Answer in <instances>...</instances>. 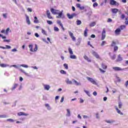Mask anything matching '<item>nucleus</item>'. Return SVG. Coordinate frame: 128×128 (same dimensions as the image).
Segmentation results:
<instances>
[{
  "instance_id": "29",
  "label": "nucleus",
  "mask_w": 128,
  "mask_h": 128,
  "mask_svg": "<svg viewBox=\"0 0 128 128\" xmlns=\"http://www.w3.org/2000/svg\"><path fill=\"white\" fill-rule=\"evenodd\" d=\"M8 118V116L6 114L0 115V118Z\"/></svg>"
},
{
  "instance_id": "47",
  "label": "nucleus",
  "mask_w": 128,
  "mask_h": 128,
  "mask_svg": "<svg viewBox=\"0 0 128 128\" xmlns=\"http://www.w3.org/2000/svg\"><path fill=\"white\" fill-rule=\"evenodd\" d=\"M88 46H90L91 48H94L93 47L92 45V44H90V41H88Z\"/></svg>"
},
{
  "instance_id": "14",
  "label": "nucleus",
  "mask_w": 128,
  "mask_h": 128,
  "mask_svg": "<svg viewBox=\"0 0 128 128\" xmlns=\"http://www.w3.org/2000/svg\"><path fill=\"white\" fill-rule=\"evenodd\" d=\"M84 60H87V62H92V60H90V59L88 56H86V55H84Z\"/></svg>"
},
{
  "instance_id": "51",
  "label": "nucleus",
  "mask_w": 128,
  "mask_h": 128,
  "mask_svg": "<svg viewBox=\"0 0 128 128\" xmlns=\"http://www.w3.org/2000/svg\"><path fill=\"white\" fill-rule=\"evenodd\" d=\"M116 54H114L112 56H111V59L114 60H116Z\"/></svg>"
},
{
  "instance_id": "61",
  "label": "nucleus",
  "mask_w": 128,
  "mask_h": 128,
  "mask_svg": "<svg viewBox=\"0 0 128 128\" xmlns=\"http://www.w3.org/2000/svg\"><path fill=\"white\" fill-rule=\"evenodd\" d=\"M90 38H96V35L92 34L91 35Z\"/></svg>"
},
{
  "instance_id": "32",
  "label": "nucleus",
  "mask_w": 128,
  "mask_h": 128,
  "mask_svg": "<svg viewBox=\"0 0 128 128\" xmlns=\"http://www.w3.org/2000/svg\"><path fill=\"white\" fill-rule=\"evenodd\" d=\"M64 66L66 70H68V65L67 64H64Z\"/></svg>"
},
{
  "instance_id": "25",
  "label": "nucleus",
  "mask_w": 128,
  "mask_h": 128,
  "mask_svg": "<svg viewBox=\"0 0 128 128\" xmlns=\"http://www.w3.org/2000/svg\"><path fill=\"white\" fill-rule=\"evenodd\" d=\"M18 84H15L14 85V86L12 88V90H16V88H18Z\"/></svg>"
},
{
  "instance_id": "46",
  "label": "nucleus",
  "mask_w": 128,
  "mask_h": 128,
  "mask_svg": "<svg viewBox=\"0 0 128 128\" xmlns=\"http://www.w3.org/2000/svg\"><path fill=\"white\" fill-rule=\"evenodd\" d=\"M6 120L7 122H14V120L12 118L8 119Z\"/></svg>"
},
{
  "instance_id": "24",
  "label": "nucleus",
  "mask_w": 128,
  "mask_h": 128,
  "mask_svg": "<svg viewBox=\"0 0 128 128\" xmlns=\"http://www.w3.org/2000/svg\"><path fill=\"white\" fill-rule=\"evenodd\" d=\"M34 24H38L39 21H38V17L34 16Z\"/></svg>"
},
{
  "instance_id": "30",
  "label": "nucleus",
  "mask_w": 128,
  "mask_h": 128,
  "mask_svg": "<svg viewBox=\"0 0 128 128\" xmlns=\"http://www.w3.org/2000/svg\"><path fill=\"white\" fill-rule=\"evenodd\" d=\"M105 44H106V40H103L101 44H100V46H104Z\"/></svg>"
},
{
  "instance_id": "17",
  "label": "nucleus",
  "mask_w": 128,
  "mask_h": 128,
  "mask_svg": "<svg viewBox=\"0 0 128 128\" xmlns=\"http://www.w3.org/2000/svg\"><path fill=\"white\" fill-rule=\"evenodd\" d=\"M101 66L103 70H106L108 68V66L106 65L104 63H102Z\"/></svg>"
},
{
  "instance_id": "7",
  "label": "nucleus",
  "mask_w": 128,
  "mask_h": 128,
  "mask_svg": "<svg viewBox=\"0 0 128 128\" xmlns=\"http://www.w3.org/2000/svg\"><path fill=\"white\" fill-rule=\"evenodd\" d=\"M57 24H58L60 26H61L63 32H64V30H65L64 27V25L62 24V22L60 21V20H58Z\"/></svg>"
},
{
  "instance_id": "13",
  "label": "nucleus",
  "mask_w": 128,
  "mask_h": 128,
  "mask_svg": "<svg viewBox=\"0 0 128 128\" xmlns=\"http://www.w3.org/2000/svg\"><path fill=\"white\" fill-rule=\"evenodd\" d=\"M120 32H122L120 28H118L115 30V34H116L118 35L120 34Z\"/></svg>"
},
{
  "instance_id": "23",
  "label": "nucleus",
  "mask_w": 128,
  "mask_h": 128,
  "mask_svg": "<svg viewBox=\"0 0 128 128\" xmlns=\"http://www.w3.org/2000/svg\"><path fill=\"white\" fill-rule=\"evenodd\" d=\"M44 90H48L50 88V87L48 85H44Z\"/></svg>"
},
{
  "instance_id": "15",
  "label": "nucleus",
  "mask_w": 128,
  "mask_h": 128,
  "mask_svg": "<svg viewBox=\"0 0 128 128\" xmlns=\"http://www.w3.org/2000/svg\"><path fill=\"white\" fill-rule=\"evenodd\" d=\"M18 116H28V114L24 112H20L18 113Z\"/></svg>"
},
{
  "instance_id": "53",
  "label": "nucleus",
  "mask_w": 128,
  "mask_h": 128,
  "mask_svg": "<svg viewBox=\"0 0 128 128\" xmlns=\"http://www.w3.org/2000/svg\"><path fill=\"white\" fill-rule=\"evenodd\" d=\"M4 42H10V40H3Z\"/></svg>"
},
{
  "instance_id": "28",
  "label": "nucleus",
  "mask_w": 128,
  "mask_h": 128,
  "mask_svg": "<svg viewBox=\"0 0 128 128\" xmlns=\"http://www.w3.org/2000/svg\"><path fill=\"white\" fill-rule=\"evenodd\" d=\"M106 122H107V124H114V120H105Z\"/></svg>"
},
{
  "instance_id": "35",
  "label": "nucleus",
  "mask_w": 128,
  "mask_h": 128,
  "mask_svg": "<svg viewBox=\"0 0 128 128\" xmlns=\"http://www.w3.org/2000/svg\"><path fill=\"white\" fill-rule=\"evenodd\" d=\"M68 52L70 54H74V52H72V48H68Z\"/></svg>"
},
{
  "instance_id": "5",
  "label": "nucleus",
  "mask_w": 128,
  "mask_h": 128,
  "mask_svg": "<svg viewBox=\"0 0 128 128\" xmlns=\"http://www.w3.org/2000/svg\"><path fill=\"white\" fill-rule=\"evenodd\" d=\"M110 6H118V5L120 4L118 2H116L114 0H110Z\"/></svg>"
},
{
  "instance_id": "19",
  "label": "nucleus",
  "mask_w": 128,
  "mask_h": 128,
  "mask_svg": "<svg viewBox=\"0 0 128 128\" xmlns=\"http://www.w3.org/2000/svg\"><path fill=\"white\" fill-rule=\"evenodd\" d=\"M118 12V8H112V14H116Z\"/></svg>"
},
{
  "instance_id": "40",
  "label": "nucleus",
  "mask_w": 128,
  "mask_h": 128,
  "mask_svg": "<svg viewBox=\"0 0 128 128\" xmlns=\"http://www.w3.org/2000/svg\"><path fill=\"white\" fill-rule=\"evenodd\" d=\"M84 92L88 96H90V92L86 91V90H84Z\"/></svg>"
},
{
  "instance_id": "3",
  "label": "nucleus",
  "mask_w": 128,
  "mask_h": 128,
  "mask_svg": "<svg viewBox=\"0 0 128 128\" xmlns=\"http://www.w3.org/2000/svg\"><path fill=\"white\" fill-rule=\"evenodd\" d=\"M77 14L76 13H73L72 14H67V16L70 20H72V18H74V16H76Z\"/></svg>"
},
{
  "instance_id": "27",
  "label": "nucleus",
  "mask_w": 128,
  "mask_h": 128,
  "mask_svg": "<svg viewBox=\"0 0 128 128\" xmlns=\"http://www.w3.org/2000/svg\"><path fill=\"white\" fill-rule=\"evenodd\" d=\"M0 66H1V68H6V66H8V65L6 64H0Z\"/></svg>"
},
{
  "instance_id": "1",
  "label": "nucleus",
  "mask_w": 128,
  "mask_h": 128,
  "mask_svg": "<svg viewBox=\"0 0 128 128\" xmlns=\"http://www.w3.org/2000/svg\"><path fill=\"white\" fill-rule=\"evenodd\" d=\"M50 12L52 14H58L56 16V18H60L62 16V12H60L58 10H54L53 8L50 9Z\"/></svg>"
},
{
  "instance_id": "54",
  "label": "nucleus",
  "mask_w": 128,
  "mask_h": 128,
  "mask_svg": "<svg viewBox=\"0 0 128 128\" xmlns=\"http://www.w3.org/2000/svg\"><path fill=\"white\" fill-rule=\"evenodd\" d=\"M27 10L28 12H32V8H27Z\"/></svg>"
},
{
  "instance_id": "34",
  "label": "nucleus",
  "mask_w": 128,
  "mask_h": 128,
  "mask_svg": "<svg viewBox=\"0 0 128 128\" xmlns=\"http://www.w3.org/2000/svg\"><path fill=\"white\" fill-rule=\"evenodd\" d=\"M76 22L77 26H80V24H82V21L80 20H77Z\"/></svg>"
},
{
  "instance_id": "45",
  "label": "nucleus",
  "mask_w": 128,
  "mask_h": 128,
  "mask_svg": "<svg viewBox=\"0 0 128 128\" xmlns=\"http://www.w3.org/2000/svg\"><path fill=\"white\" fill-rule=\"evenodd\" d=\"M96 26V22H92L90 24V26Z\"/></svg>"
},
{
  "instance_id": "8",
  "label": "nucleus",
  "mask_w": 128,
  "mask_h": 128,
  "mask_svg": "<svg viewBox=\"0 0 128 128\" xmlns=\"http://www.w3.org/2000/svg\"><path fill=\"white\" fill-rule=\"evenodd\" d=\"M112 69L115 72H118L120 70H124V68H122L120 67H113Z\"/></svg>"
},
{
  "instance_id": "4",
  "label": "nucleus",
  "mask_w": 128,
  "mask_h": 128,
  "mask_svg": "<svg viewBox=\"0 0 128 128\" xmlns=\"http://www.w3.org/2000/svg\"><path fill=\"white\" fill-rule=\"evenodd\" d=\"M86 79L88 80L92 84H96V80H94L92 78L86 77Z\"/></svg>"
},
{
  "instance_id": "57",
  "label": "nucleus",
  "mask_w": 128,
  "mask_h": 128,
  "mask_svg": "<svg viewBox=\"0 0 128 128\" xmlns=\"http://www.w3.org/2000/svg\"><path fill=\"white\" fill-rule=\"evenodd\" d=\"M124 18H126L124 14H122L121 16V18H122V20H124Z\"/></svg>"
},
{
  "instance_id": "58",
  "label": "nucleus",
  "mask_w": 128,
  "mask_h": 128,
  "mask_svg": "<svg viewBox=\"0 0 128 128\" xmlns=\"http://www.w3.org/2000/svg\"><path fill=\"white\" fill-rule=\"evenodd\" d=\"M7 14H3V16H4V18H7V16H7Z\"/></svg>"
},
{
  "instance_id": "22",
  "label": "nucleus",
  "mask_w": 128,
  "mask_h": 128,
  "mask_svg": "<svg viewBox=\"0 0 128 128\" xmlns=\"http://www.w3.org/2000/svg\"><path fill=\"white\" fill-rule=\"evenodd\" d=\"M88 28H86L84 31V36H88Z\"/></svg>"
},
{
  "instance_id": "36",
  "label": "nucleus",
  "mask_w": 128,
  "mask_h": 128,
  "mask_svg": "<svg viewBox=\"0 0 128 128\" xmlns=\"http://www.w3.org/2000/svg\"><path fill=\"white\" fill-rule=\"evenodd\" d=\"M116 44V42L114 41H112V43L110 44L111 46H114Z\"/></svg>"
},
{
  "instance_id": "48",
  "label": "nucleus",
  "mask_w": 128,
  "mask_h": 128,
  "mask_svg": "<svg viewBox=\"0 0 128 128\" xmlns=\"http://www.w3.org/2000/svg\"><path fill=\"white\" fill-rule=\"evenodd\" d=\"M98 6V4L97 2H94L93 4V8H96V6Z\"/></svg>"
},
{
  "instance_id": "12",
  "label": "nucleus",
  "mask_w": 128,
  "mask_h": 128,
  "mask_svg": "<svg viewBox=\"0 0 128 128\" xmlns=\"http://www.w3.org/2000/svg\"><path fill=\"white\" fill-rule=\"evenodd\" d=\"M26 22L28 24H30V17L28 15H26Z\"/></svg>"
},
{
  "instance_id": "39",
  "label": "nucleus",
  "mask_w": 128,
  "mask_h": 128,
  "mask_svg": "<svg viewBox=\"0 0 128 128\" xmlns=\"http://www.w3.org/2000/svg\"><path fill=\"white\" fill-rule=\"evenodd\" d=\"M60 74H66V72L64 70H61L60 71Z\"/></svg>"
},
{
  "instance_id": "6",
  "label": "nucleus",
  "mask_w": 128,
  "mask_h": 128,
  "mask_svg": "<svg viewBox=\"0 0 128 128\" xmlns=\"http://www.w3.org/2000/svg\"><path fill=\"white\" fill-rule=\"evenodd\" d=\"M106 38V29L104 28L102 34L101 40H104Z\"/></svg>"
},
{
  "instance_id": "37",
  "label": "nucleus",
  "mask_w": 128,
  "mask_h": 128,
  "mask_svg": "<svg viewBox=\"0 0 128 128\" xmlns=\"http://www.w3.org/2000/svg\"><path fill=\"white\" fill-rule=\"evenodd\" d=\"M70 58L72 60H76V56L75 55H71L70 56Z\"/></svg>"
},
{
  "instance_id": "56",
  "label": "nucleus",
  "mask_w": 128,
  "mask_h": 128,
  "mask_svg": "<svg viewBox=\"0 0 128 128\" xmlns=\"http://www.w3.org/2000/svg\"><path fill=\"white\" fill-rule=\"evenodd\" d=\"M45 106L48 108V110H50V105L48 104H45Z\"/></svg>"
},
{
  "instance_id": "41",
  "label": "nucleus",
  "mask_w": 128,
  "mask_h": 128,
  "mask_svg": "<svg viewBox=\"0 0 128 128\" xmlns=\"http://www.w3.org/2000/svg\"><path fill=\"white\" fill-rule=\"evenodd\" d=\"M118 50V46H114V52H116Z\"/></svg>"
},
{
  "instance_id": "11",
  "label": "nucleus",
  "mask_w": 128,
  "mask_h": 128,
  "mask_svg": "<svg viewBox=\"0 0 128 128\" xmlns=\"http://www.w3.org/2000/svg\"><path fill=\"white\" fill-rule=\"evenodd\" d=\"M46 14L48 18H50V20H52V16H50V10H46Z\"/></svg>"
},
{
  "instance_id": "52",
  "label": "nucleus",
  "mask_w": 128,
  "mask_h": 128,
  "mask_svg": "<svg viewBox=\"0 0 128 128\" xmlns=\"http://www.w3.org/2000/svg\"><path fill=\"white\" fill-rule=\"evenodd\" d=\"M116 78L117 80V82H120V77H118V76H116Z\"/></svg>"
},
{
  "instance_id": "64",
  "label": "nucleus",
  "mask_w": 128,
  "mask_h": 128,
  "mask_svg": "<svg viewBox=\"0 0 128 128\" xmlns=\"http://www.w3.org/2000/svg\"><path fill=\"white\" fill-rule=\"evenodd\" d=\"M125 86H126L128 87V80H127L126 82Z\"/></svg>"
},
{
  "instance_id": "33",
  "label": "nucleus",
  "mask_w": 128,
  "mask_h": 128,
  "mask_svg": "<svg viewBox=\"0 0 128 128\" xmlns=\"http://www.w3.org/2000/svg\"><path fill=\"white\" fill-rule=\"evenodd\" d=\"M10 28H6V30L5 31V34L8 36V32H10Z\"/></svg>"
},
{
  "instance_id": "49",
  "label": "nucleus",
  "mask_w": 128,
  "mask_h": 128,
  "mask_svg": "<svg viewBox=\"0 0 128 128\" xmlns=\"http://www.w3.org/2000/svg\"><path fill=\"white\" fill-rule=\"evenodd\" d=\"M6 49L10 50V48H12V47L8 45H6Z\"/></svg>"
},
{
  "instance_id": "18",
  "label": "nucleus",
  "mask_w": 128,
  "mask_h": 128,
  "mask_svg": "<svg viewBox=\"0 0 128 128\" xmlns=\"http://www.w3.org/2000/svg\"><path fill=\"white\" fill-rule=\"evenodd\" d=\"M116 110L118 114H120L121 116H124V113H122V112H120V110H118V108H116Z\"/></svg>"
},
{
  "instance_id": "9",
  "label": "nucleus",
  "mask_w": 128,
  "mask_h": 128,
  "mask_svg": "<svg viewBox=\"0 0 128 128\" xmlns=\"http://www.w3.org/2000/svg\"><path fill=\"white\" fill-rule=\"evenodd\" d=\"M92 54L94 56H95V58H100V55H98V53L95 51H92Z\"/></svg>"
},
{
  "instance_id": "10",
  "label": "nucleus",
  "mask_w": 128,
  "mask_h": 128,
  "mask_svg": "<svg viewBox=\"0 0 128 128\" xmlns=\"http://www.w3.org/2000/svg\"><path fill=\"white\" fill-rule=\"evenodd\" d=\"M69 34L72 38V40L74 42V40H76V37H74V34L70 32H68Z\"/></svg>"
},
{
  "instance_id": "2",
  "label": "nucleus",
  "mask_w": 128,
  "mask_h": 128,
  "mask_svg": "<svg viewBox=\"0 0 128 128\" xmlns=\"http://www.w3.org/2000/svg\"><path fill=\"white\" fill-rule=\"evenodd\" d=\"M28 47H29L30 52H36V50H38V45H36V44H35V48L34 50L32 49V47H33L32 44H30L28 46Z\"/></svg>"
},
{
  "instance_id": "21",
  "label": "nucleus",
  "mask_w": 128,
  "mask_h": 128,
  "mask_svg": "<svg viewBox=\"0 0 128 128\" xmlns=\"http://www.w3.org/2000/svg\"><path fill=\"white\" fill-rule=\"evenodd\" d=\"M72 82H74V84L76 86H80V84H81L80 83L78 82V81L76 80H74V79H72Z\"/></svg>"
},
{
  "instance_id": "42",
  "label": "nucleus",
  "mask_w": 128,
  "mask_h": 128,
  "mask_svg": "<svg viewBox=\"0 0 128 128\" xmlns=\"http://www.w3.org/2000/svg\"><path fill=\"white\" fill-rule=\"evenodd\" d=\"M122 102H118V108H122Z\"/></svg>"
},
{
  "instance_id": "60",
  "label": "nucleus",
  "mask_w": 128,
  "mask_h": 128,
  "mask_svg": "<svg viewBox=\"0 0 128 128\" xmlns=\"http://www.w3.org/2000/svg\"><path fill=\"white\" fill-rule=\"evenodd\" d=\"M1 34H6V30H2L0 32Z\"/></svg>"
},
{
  "instance_id": "38",
  "label": "nucleus",
  "mask_w": 128,
  "mask_h": 128,
  "mask_svg": "<svg viewBox=\"0 0 128 128\" xmlns=\"http://www.w3.org/2000/svg\"><path fill=\"white\" fill-rule=\"evenodd\" d=\"M66 111H67V115L68 116H70V109H67Z\"/></svg>"
},
{
  "instance_id": "59",
  "label": "nucleus",
  "mask_w": 128,
  "mask_h": 128,
  "mask_svg": "<svg viewBox=\"0 0 128 128\" xmlns=\"http://www.w3.org/2000/svg\"><path fill=\"white\" fill-rule=\"evenodd\" d=\"M81 10H84V6H80V8H79Z\"/></svg>"
},
{
  "instance_id": "16",
  "label": "nucleus",
  "mask_w": 128,
  "mask_h": 128,
  "mask_svg": "<svg viewBox=\"0 0 128 128\" xmlns=\"http://www.w3.org/2000/svg\"><path fill=\"white\" fill-rule=\"evenodd\" d=\"M122 58L120 54H118L116 62H122Z\"/></svg>"
},
{
  "instance_id": "55",
  "label": "nucleus",
  "mask_w": 128,
  "mask_h": 128,
  "mask_svg": "<svg viewBox=\"0 0 128 128\" xmlns=\"http://www.w3.org/2000/svg\"><path fill=\"white\" fill-rule=\"evenodd\" d=\"M47 23L48 24H52V22L50 20H47Z\"/></svg>"
},
{
  "instance_id": "62",
  "label": "nucleus",
  "mask_w": 128,
  "mask_h": 128,
  "mask_svg": "<svg viewBox=\"0 0 128 128\" xmlns=\"http://www.w3.org/2000/svg\"><path fill=\"white\" fill-rule=\"evenodd\" d=\"M34 36L36 38H38V36H40V35H38V33H35Z\"/></svg>"
},
{
  "instance_id": "50",
  "label": "nucleus",
  "mask_w": 128,
  "mask_h": 128,
  "mask_svg": "<svg viewBox=\"0 0 128 128\" xmlns=\"http://www.w3.org/2000/svg\"><path fill=\"white\" fill-rule=\"evenodd\" d=\"M0 37L2 38V40H4V39L6 38V36H2V34H0Z\"/></svg>"
},
{
  "instance_id": "44",
  "label": "nucleus",
  "mask_w": 128,
  "mask_h": 128,
  "mask_svg": "<svg viewBox=\"0 0 128 128\" xmlns=\"http://www.w3.org/2000/svg\"><path fill=\"white\" fill-rule=\"evenodd\" d=\"M99 70H100V72H102V74H104V72H106V70L102 69L101 68H100Z\"/></svg>"
},
{
  "instance_id": "20",
  "label": "nucleus",
  "mask_w": 128,
  "mask_h": 128,
  "mask_svg": "<svg viewBox=\"0 0 128 128\" xmlns=\"http://www.w3.org/2000/svg\"><path fill=\"white\" fill-rule=\"evenodd\" d=\"M66 82L67 84H72V82L70 80V79L67 78L66 80Z\"/></svg>"
},
{
  "instance_id": "31",
  "label": "nucleus",
  "mask_w": 128,
  "mask_h": 128,
  "mask_svg": "<svg viewBox=\"0 0 128 128\" xmlns=\"http://www.w3.org/2000/svg\"><path fill=\"white\" fill-rule=\"evenodd\" d=\"M42 32L43 34H44V36H48V34H46V32L43 28L42 29Z\"/></svg>"
},
{
  "instance_id": "26",
  "label": "nucleus",
  "mask_w": 128,
  "mask_h": 128,
  "mask_svg": "<svg viewBox=\"0 0 128 128\" xmlns=\"http://www.w3.org/2000/svg\"><path fill=\"white\" fill-rule=\"evenodd\" d=\"M120 30H124L126 28V26L124 25H121L120 26Z\"/></svg>"
},
{
  "instance_id": "63",
  "label": "nucleus",
  "mask_w": 128,
  "mask_h": 128,
  "mask_svg": "<svg viewBox=\"0 0 128 128\" xmlns=\"http://www.w3.org/2000/svg\"><path fill=\"white\" fill-rule=\"evenodd\" d=\"M76 6H77V8H80V4H76Z\"/></svg>"
},
{
  "instance_id": "43",
  "label": "nucleus",
  "mask_w": 128,
  "mask_h": 128,
  "mask_svg": "<svg viewBox=\"0 0 128 128\" xmlns=\"http://www.w3.org/2000/svg\"><path fill=\"white\" fill-rule=\"evenodd\" d=\"M54 32H58L60 30V29L58 28L56 26H54Z\"/></svg>"
}]
</instances>
